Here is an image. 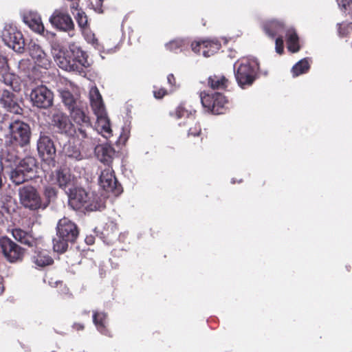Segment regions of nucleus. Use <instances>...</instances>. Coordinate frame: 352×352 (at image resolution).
Segmentation results:
<instances>
[{
    "instance_id": "obj_1",
    "label": "nucleus",
    "mask_w": 352,
    "mask_h": 352,
    "mask_svg": "<svg viewBox=\"0 0 352 352\" xmlns=\"http://www.w3.org/2000/svg\"><path fill=\"white\" fill-rule=\"evenodd\" d=\"M53 54L56 65L67 72L85 75L91 65L87 52L74 43L69 44L68 49L54 48Z\"/></svg>"
},
{
    "instance_id": "obj_2",
    "label": "nucleus",
    "mask_w": 352,
    "mask_h": 352,
    "mask_svg": "<svg viewBox=\"0 0 352 352\" xmlns=\"http://www.w3.org/2000/svg\"><path fill=\"white\" fill-rule=\"evenodd\" d=\"M6 142L14 146L23 147L28 145L30 139V126L19 120H5L3 129Z\"/></svg>"
},
{
    "instance_id": "obj_3",
    "label": "nucleus",
    "mask_w": 352,
    "mask_h": 352,
    "mask_svg": "<svg viewBox=\"0 0 352 352\" xmlns=\"http://www.w3.org/2000/svg\"><path fill=\"white\" fill-rule=\"evenodd\" d=\"M69 204L76 210L84 208L89 211H95L104 208V203L94 192L82 188H74L70 190Z\"/></svg>"
},
{
    "instance_id": "obj_4",
    "label": "nucleus",
    "mask_w": 352,
    "mask_h": 352,
    "mask_svg": "<svg viewBox=\"0 0 352 352\" xmlns=\"http://www.w3.org/2000/svg\"><path fill=\"white\" fill-rule=\"evenodd\" d=\"M36 160L27 157L21 160L16 168L10 173V179L16 185L32 179L36 173Z\"/></svg>"
},
{
    "instance_id": "obj_5",
    "label": "nucleus",
    "mask_w": 352,
    "mask_h": 352,
    "mask_svg": "<svg viewBox=\"0 0 352 352\" xmlns=\"http://www.w3.org/2000/svg\"><path fill=\"white\" fill-rule=\"evenodd\" d=\"M21 204L26 208L32 210L45 209L47 203H43L37 190L32 186H25L19 190Z\"/></svg>"
},
{
    "instance_id": "obj_6",
    "label": "nucleus",
    "mask_w": 352,
    "mask_h": 352,
    "mask_svg": "<svg viewBox=\"0 0 352 352\" xmlns=\"http://www.w3.org/2000/svg\"><path fill=\"white\" fill-rule=\"evenodd\" d=\"M258 64L254 60H243L235 73V77L239 85L244 88L246 85L252 84L255 79Z\"/></svg>"
},
{
    "instance_id": "obj_7",
    "label": "nucleus",
    "mask_w": 352,
    "mask_h": 352,
    "mask_svg": "<svg viewBox=\"0 0 352 352\" xmlns=\"http://www.w3.org/2000/svg\"><path fill=\"white\" fill-rule=\"evenodd\" d=\"M2 40L9 47L21 53L25 46L23 35L12 24H6L2 31Z\"/></svg>"
},
{
    "instance_id": "obj_8",
    "label": "nucleus",
    "mask_w": 352,
    "mask_h": 352,
    "mask_svg": "<svg viewBox=\"0 0 352 352\" xmlns=\"http://www.w3.org/2000/svg\"><path fill=\"white\" fill-rule=\"evenodd\" d=\"M32 105L47 109L53 105L54 94L46 86L41 85L34 88L30 94Z\"/></svg>"
},
{
    "instance_id": "obj_9",
    "label": "nucleus",
    "mask_w": 352,
    "mask_h": 352,
    "mask_svg": "<svg viewBox=\"0 0 352 352\" xmlns=\"http://www.w3.org/2000/svg\"><path fill=\"white\" fill-rule=\"evenodd\" d=\"M49 21L54 28L63 32H69L74 28L73 20L65 8L56 9Z\"/></svg>"
},
{
    "instance_id": "obj_10",
    "label": "nucleus",
    "mask_w": 352,
    "mask_h": 352,
    "mask_svg": "<svg viewBox=\"0 0 352 352\" xmlns=\"http://www.w3.org/2000/svg\"><path fill=\"white\" fill-rule=\"evenodd\" d=\"M200 98L203 107L208 111H211L214 114H221L223 113V107L227 100L219 92L211 94L201 93Z\"/></svg>"
},
{
    "instance_id": "obj_11",
    "label": "nucleus",
    "mask_w": 352,
    "mask_h": 352,
    "mask_svg": "<svg viewBox=\"0 0 352 352\" xmlns=\"http://www.w3.org/2000/svg\"><path fill=\"white\" fill-rule=\"evenodd\" d=\"M29 55L38 67L48 69L51 65L50 56L45 53L43 47L34 41L28 44Z\"/></svg>"
},
{
    "instance_id": "obj_12",
    "label": "nucleus",
    "mask_w": 352,
    "mask_h": 352,
    "mask_svg": "<svg viewBox=\"0 0 352 352\" xmlns=\"http://www.w3.org/2000/svg\"><path fill=\"white\" fill-rule=\"evenodd\" d=\"M0 245L4 256L10 262H16L22 258V249L10 239L2 237L0 239Z\"/></svg>"
},
{
    "instance_id": "obj_13",
    "label": "nucleus",
    "mask_w": 352,
    "mask_h": 352,
    "mask_svg": "<svg viewBox=\"0 0 352 352\" xmlns=\"http://www.w3.org/2000/svg\"><path fill=\"white\" fill-rule=\"evenodd\" d=\"M56 233L61 237H65L74 243L78 236V230L76 225L67 218L60 219L56 226Z\"/></svg>"
},
{
    "instance_id": "obj_14",
    "label": "nucleus",
    "mask_w": 352,
    "mask_h": 352,
    "mask_svg": "<svg viewBox=\"0 0 352 352\" xmlns=\"http://www.w3.org/2000/svg\"><path fill=\"white\" fill-rule=\"evenodd\" d=\"M37 149L39 155L44 160H52L56 155V148L51 138L41 133L37 142Z\"/></svg>"
},
{
    "instance_id": "obj_15",
    "label": "nucleus",
    "mask_w": 352,
    "mask_h": 352,
    "mask_svg": "<svg viewBox=\"0 0 352 352\" xmlns=\"http://www.w3.org/2000/svg\"><path fill=\"white\" fill-rule=\"evenodd\" d=\"M99 184L106 191L115 194L120 192V188L118 186L113 170L109 166L102 170L99 177Z\"/></svg>"
},
{
    "instance_id": "obj_16",
    "label": "nucleus",
    "mask_w": 352,
    "mask_h": 352,
    "mask_svg": "<svg viewBox=\"0 0 352 352\" xmlns=\"http://www.w3.org/2000/svg\"><path fill=\"white\" fill-rule=\"evenodd\" d=\"M221 47V44L217 41L203 40L192 43V50L195 53H199L202 50V54L205 57H209L216 53Z\"/></svg>"
},
{
    "instance_id": "obj_17",
    "label": "nucleus",
    "mask_w": 352,
    "mask_h": 352,
    "mask_svg": "<svg viewBox=\"0 0 352 352\" xmlns=\"http://www.w3.org/2000/svg\"><path fill=\"white\" fill-rule=\"evenodd\" d=\"M52 123L60 133L68 134L74 131L73 124L69 117L62 111H56L53 113Z\"/></svg>"
},
{
    "instance_id": "obj_18",
    "label": "nucleus",
    "mask_w": 352,
    "mask_h": 352,
    "mask_svg": "<svg viewBox=\"0 0 352 352\" xmlns=\"http://www.w3.org/2000/svg\"><path fill=\"white\" fill-rule=\"evenodd\" d=\"M96 116L95 129L97 132L104 138H108L111 136L112 131L110 126V121L107 116L106 110L94 113Z\"/></svg>"
},
{
    "instance_id": "obj_19",
    "label": "nucleus",
    "mask_w": 352,
    "mask_h": 352,
    "mask_svg": "<svg viewBox=\"0 0 352 352\" xmlns=\"http://www.w3.org/2000/svg\"><path fill=\"white\" fill-rule=\"evenodd\" d=\"M91 140L93 141L91 148H94L97 158L104 164H109L113 154V148L109 145L100 144L98 139H91Z\"/></svg>"
},
{
    "instance_id": "obj_20",
    "label": "nucleus",
    "mask_w": 352,
    "mask_h": 352,
    "mask_svg": "<svg viewBox=\"0 0 352 352\" xmlns=\"http://www.w3.org/2000/svg\"><path fill=\"white\" fill-rule=\"evenodd\" d=\"M73 179L70 170L67 168H60L52 174L54 183L56 184L61 188H65L72 185Z\"/></svg>"
},
{
    "instance_id": "obj_21",
    "label": "nucleus",
    "mask_w": 352,
    "mask_h": 352,
    "mask_svg": "<svg viewBox=\"0 0 352 352\" xmlns=\"http://www.w3.org/2000/svg\"><path fill=\"white\" fill-rule=\"evenodd\" d=\"M0 104L10 112L18 113L20 110L14 94L7 89L0 90Z\"/></svg>"
},
{
    "instance_id": "obj_22",
    "label": "nucleus",
    "mask_w": 352,
    "mask_h": 352,
    "mask_svg": "<svg viewBox=\"0 0 352 352\" xmlns=\"http://www.w3.org/2000/svg\"><path fill=\"white\" fill-rule=\"evenodd\" d=\"M23 21L35 32L42 34L44 32V25L38 13L29 12L24 14Z\"/></svg>"
},
{
    "instance_id": "obj_23",
    "label": "nucleus",
    "mask_w": 352,
    "mask_h": 352,
    "mask_svg": "<svg viewBox=\"0 0 352 352\" xmlns=\"http://www.w3.org/2000/svg\"><path fill=\"white\" fill-rule=\"evenodd\" d=\"M69 111L72 118L76 124L91 129L89 118L83 111L81 103Z\"/></svg>"
},
{
    "instance_id": "obj_24",
    "label": "nucleus",
    "mask_w": 352,
    "mask_h": 352,
    "mask_svg": "<svg viewBox=\"0 0 352 352\" xmlns=\"http://www.w3.org/2000/svg\"><path fill=\"white\" fill-rule=\"evenodd\" d=\"M89 100L94 113L105 110L102 96L96 87H92L90 89Z\"/></svg>"
},
{
    "instance_id": "obj_25",
    "label": "nucleus",
    "mask_w": 352,
    "mask_h": 352,
    "mask_svg": "<svg viewBox=\"0 0 352 352\" xmlns=\"http://www.w3.org/2000/svg\"><path fill=\"white\" fill-rule=\"evenodd\" d=\"M12 236L18 241L29 247L37 245V240L34 239L30 233L20 229L15 228L12 230Z\"/></svg>"
},
{
    "instance_id": "obj_26",
    "label": "nucleus",
    "mask_w": 352,
    "mask_h": 352,
    "mask_svg": "<svg viewBox=\"0 0 352 352\" xmlns=\"http://www.w3.org/2000/svg\"><path fill=\"white\" fill-rule=\"evenodd\" d=\"M18 157L15 151L11 148L6 147L1 150L0 163L3 167H12L17 162Z\"/></svg>"
},
{
    "instance_id": "obj_27",
    "label": "nucleus",
    "mask_w": 352,
    "mask_h": 352,
    "mask_svg": "<svg viewBox=\"0 0 352 352\" xmlns=\"http://www.w3.org/2000/svg\"><path fill=\"white\" fill-rule=\"evenodd\" d=\"M63 102L69 110L80 104L81 102L77 94H73L67 89H59Z\"/></svg>"
},
{
    "instance_id": "obj_28",
    "label": "nucleus",
    "mask_w": 352,
    "mask_h": 352,
    "mask_svg": "<svg viewBox=\"0 0 352 352\" xmlns=\"http://www.w3.org/2000/svg\"><path fill=\"white\" fill-rule=\"evenodd\" d=\"M32 261L38 267H45L52 264L53 259L49 255V253L45 250H38L36 248V250L34 252V254L32 256Z\"/></svg>"
},
{
    "instance_id": "obj_29",
    "label": "nucleus",
    "mask_w": 352,
    "mask_h": 352,
    "mask_svg": "<svg viewBox=\"0 0 352 352\" xmlns=\"http://www.w3.org/2000/svg\"><path fill=\"white\" fill-rule=\"evenodd\" d=\"M93 321L97 329L102 334L107 335V315L103 312H94L93 314Z\"/></svg>"
},
{
    "instance_id": "obj_30",
    "label": "nucleus",
    "mask_w": 352,
    "mask_h": 352,
    "mask_svg": "<svg viewBox=\"0 0 352 352\" xmlns=\"http://www.w3.org/2000/svg\"><path fill=\"white\" fill-rule=\"evenodd\" d=\"M264 30L269 36L274 38L283 32V25L278 21H270L264 25Z\"/></svg>"
},
{
    "instance_id": "obj_31",
    "label": "nucleus",
    "mask_w": 352,
    "mask_h": 352,
    "mask_svg": "<svg viewBox=\"0 0 352 352\" xmlns=\"http://www.w3.org/2000/svg\"><path fill=\"white\" fill-rule=\"evenodd\" d=\"M287 44L288 50L292 52H296L300 49L298 36L292 29L287 31Z\"/></svg>"
},
{
    "instance_id": "obj_32",
    "label": "nucleus",
    "mask_w": 352,
    "mask_h": 352,
    "mask_svg": "<svg viewBox=\"0 0 352 352\" xmlns=\"http://www.w3.org/2000/svg\"><path fill=\"white\" fill-rule=\"evenodd\" d=\"M63 151L65 155L69 158L78 161L83 159V156L81 154L79 148L76 145L72 144L70 142L64 146Z\"/></svg>"
},
{
    "instance_id": "obj_33",
    "label": "nucleus",
    "mask_w": 352,
    "mask_h": 352,
    "mask_svg": "<svg viewBox=\"0 0 352 352\" xmlns=\"http://www.w3.org/2000/svg\"><path fill=\"white\" fill-rule=\"evenodd\" d=\"M69 243H71L70 240H67L65 237H61L60 234L56 233V237L53 239L54 250L59 253H63L67 250Z\"/></svg>"
},
{
    "instance_id": "obj_34",
    "label": "nucleus",
    "mask_w": 352,
    "mask_h": 352,
    "mask_svg": "<svg viewBox=\"0 0 352 352\" xmlns=\"http://www.w3.org/2000/svg\"><path fill=\"white\" fill-rule=\"evenodd\" d=\"M77 136L79 139L81 140V146L82 148L89 151L92 150L91 148V144L93 141L91 139L94 140L97 139L96 138H93L91 136H89L87 131L86 129H82V127L79 128L78 130Z\"/></svg>"
},
{
    "instance_id": "obj_35",
    "label": "nucleus",
    "mask_w": 352,
    "mask_h": 352,
    "mask_svg": "<svg viewBox=\"0 0 352 352\" xmlns=\"http://www.w3.org/2000/svg\"><path fill=\"white\" fill-rule=\"evenodd\" d=\"M227 82L228 80L223 76L214 75L208 78V84L212 89H224Z\"/></svg>"
},
{
    "instance_id": "obj_36",
    "label": "nucleus",
    "mask_w": 352,
    "mask_h": 352,
    "mask_svg": "<svg viewBox=\"0 0 352 352\" xmlns=\"http://www.w3.org/2000/svg\"><path fill=\"white\" fill-rule=\"evenodd\" d=\"M309 69V64L306 58L298 61L292 69L294 76H298L300 74L306 73Z\"/></svg>"
},
{
    "instance_id": "obj_37",
    "label": "nucleus",
    "mask_w": 352,
    "mask_h": 352,
    "mask_svg": "<svg viewBox=\"0 0 352 352\" xmlns=\"http://www.w3.org/2000/svg\"><path fill=\"white\" fill-rule=\"evenodd\" d=\"M175 115L178 119L182 118H186L188 119L187 124H188L194 123L195 122L194 115L192 113V112H189L182 105H180L177 108Z\"/></svg>"
},
{
    "instance_id": "obj_38",
    "label": "nucleus",
    "mask_w": 352,
    "mask_h": 352,
    "mask_svg": "<svg viewBox=\"0 0 352 352\" xmlns=\"http://www.w3.org/2000/svg\"><path fill=\"white\" fill-rule=\"evenodd\" d=\"M186 44V41L181 38L174 39L166 44V48L171 52H177L178 50H182Z\"/></svg>"
},
{
    "instance_id": "obj_39",
    "label": "nucleus",
    "mask_w": 352,
    "mask_h": 352,
    "mask_svg": "<svg viewBox=\"0 0 352 352\" xmlns=\"http://www.w3.org/2000/svg\"><path fill=\"white\" fill-rule=\"evenodd\" d=\"M15 78V75L10 72L9 70L0 74V80L6 85L11 87L13 89H15L13 86Z\"/></svg>"
},
{
    "instance_id": "obj_40",
    "label": "nucleus",
    "mask_w": 352,
    "mask_h": 352,
    "mask_svg": "<svg viewBox=\"0 0 352 352\" xmlns=\"http://www.w3.org/2000/svg\"><path fill=\"white\" fill-rule=\"evenodd\" d=\"M75 19L78 23V26L81 29H84L87 25V17L85 13L81 10H78L75 15Z\"/></svg>"
},
{
    "instance_id": "obj_41",
    "label": "nucleus",
    "mask_w": 352,
    "mask_h": 352,
    "mask_svg": "<svg viewBox=\"0 0 352 352\" xmlns=\"http://www.w3.org/2000/svg\"><path fill=\"white\" fill-rule=\"evenodd\" d=\"M352 32V23H342L339 24L338 33L341 36H345Z\"/></svg>"
},
{
    "instance_id": "obj_42",
    "label": "nucleus",
    "mask_w": 352,
    "mask_h": 352,
    "mask_svg": "<svg viewBox=\"0 0 352 352\" xmlns=\"http://www.w3.org/2000/svg\"><path fill=\"white\" fill-rule=\"evenodd\" d=\"M45 196L48 199L46 201H43V203H47L49 204L51 199H54L56 195V190L54 188L51 186H47L45 188L44 191Z\"/></svg>"
},
{
    "instance_id": "obj_43",
    "label": "nucleus",
    "mask_w": 352,
    "mask_h": 352,
    "mask_svg": "<svg viewBox=\"0 0 352 352\" xmlns=\"http://www.w3.org/2000/svg\"><path fill=\"white\" fill-rule=\"evenodd\" d=\"M340 7L344 9L346 11L350 12L352 10V0H336Z\"/></svg>"
},
{
    "instance_id": "obj_44",
    "label": "nucleus",
    "mask_w": 352,
    "mask_h": 352,
    "mask_svg": "<svg viewBox=\"0 0 352 352\" xmlns=\"http://www.w3.org/2000/svg\"><path fill=\"white\" fill-rule=\"evenodd\" d=\"M85 38L86 41L92 44L93 45L96 46L98 45V40L95 37V35L91 32H87L85 34Z\"/></svg>"
},
{
    "instance_id": "obj_45",
    "label": "nucleus",
    "mask_w": 352,
    "mask_h": 352,
    "mask_svg": "<svg viewBox=\"0 0 352 352\" xmlns=\"http://www.w3.org/2000/svg\"><path fill=\"white\" fill-rule=\"evenodd\" d=\"M276 52L281 54L283 52V40L282 36H278L276 39Z\"/></svg>"
},
{
    "instance_id": "obj_46",
    "label": "nucleus",
    "mask_w": 352,
    "mask_h": 352,
    "mask_svg": "<svg viewBox=\"0 0 352 352\" xmlns=\"http://www.w3.org/2000/svg\"><path fill=\"white\" fill-rule=\"evenodd\" d=\"M6 70H9L7 60L4 56L0 55V74L6 72Z\"/></svg>"
},
{
    "instance_id": "obj_47",
    "label": "nucleus",
    "mask_w": 352,
    "mask_h": 352,
    "mask_svg": "<svg viewBox=\"0 0 352 352\" xmlns=\"http://www.w3.org/2000/svg\"><path fill=\"white\" fill-rule=\"evenodd\" d=\"M201 132V128L199 125L197 124H195V126L194 127H190L188 130V135H193V136H196V135H198Z\"/></svg>"
},
{
    "instance_id": "obj_48",
    "label": "nucleus",
    "mask_w": 352,
    "mask_h": 352,
    "mask_svg": "<svg viewBox=\"0 0 352 352\" xmlns=\"http://www.w3.org/2000/svg\"><path fill=\"white\" fill-rule=\"evenodd\" d=\"M103 1L104 0H96V5L93 6H94V9L95 10V11H96L98 13H102V1Z\"/></svg>"
},
{
    "instance_id": "obj_49",
    "label": "nucleus",
    "mask_w": 352,
    "mask_h": 352,
    "mask_svg": "<svg viewBox=\"0 0 352 352\" xmlns=\"http://www.w3.org/2000/svg\"><path fill=\"white\" fill-rule=\"evenodd\" d=\"M153 94L156 98H162L166 94V91L164 89H160L158 91H154Z\"/></svg>"
},
{
    "instance_id": "obj_50",
    "label": "nucleus",
    "mask_w": 352,
    "mask_h": 352,
    "mask_svg": "<svg viewBox=\"0 0 352 352\" xmlns=\"http://www.w3.org/2000/svg\"><path fill=\"white\" fill-rule=\"evenodd\" d=\"M167 81L168 84H170L171 86H173L175 83V78L173 74H169L167 76Z\"/></svg>"
},
{
    "instance_id": "obj_51",
    "label": "nucleus",
    "mask_w": 352,
    "mask_h": 352,
    "mask_svg": "<svg viewBox=\"0 0 352 352\" xmlns=\"http://www.w3.org/2000/svg\"><path fill=\"white\" fill-rule=\"evenodd\" d=\"M6 120L4 116L0 112V129H3V123Z\"/></svg>"
},
{
    "instance_id": "obj_52",
    "label": "nucleus",
    "mask_w": 352,
    "mask_h": 352,
    "mask_svg": "<svg viewBox=\"0 0 352 352\" xmlns=\"http://www.w3.org/2000/svg\"><path fill=\"white\" fill-rule=\"evenodd\" d=\"M85 241L87 244L89 245H91L94 243V238L92 236H87L86 239H85Z\"/></svg>"
},
{
    "instance_id": "obj_53",
    "label": "nucleus",
    "mask_w": 352,
    "mask_h": 352,
    "mask_svg": "<svg viewBox=\"0 0 352 352\" xmlns=\"http://www.w3.org/2000/svg\"><path fill=\"white\" fill-rule=\"evenodd\" d=\"M74 327L75 329H76L77 330H82V329H83V328H84L83 325H82V324H75L74 325Z\"/></svg>"
},
{
    "instance_id": "obj_54",
    "label": "nucleus",
    "mask_w": 352,
    "mask_h": 352,
    "mask_svg": "<svg viewBox=\"0 0 352 352\" xmlns=\"http://www.w3.org/2000/svg\"><path fill=\"white\" fill-rule=\"evenodd\" d=\"M78 3H73L72 6H71V10H78Z\"/></svg>"
},
{
    "instance_id": "obj_55",
    "label": "nucleus",
    "mask_w": 352,
    "mask_h": 352,
    "mask_svg": "<svg viewBox=\"0 0 352 352\" xmlns=\"http://www.w3.org/2000/svg\"><path fill=\"white\" fill-rule=\"evenodd\" d=\"M0 289H1L0 293L1 294L4 290V287L3 286H0Z\"/></svg>"
}]
</instances>
